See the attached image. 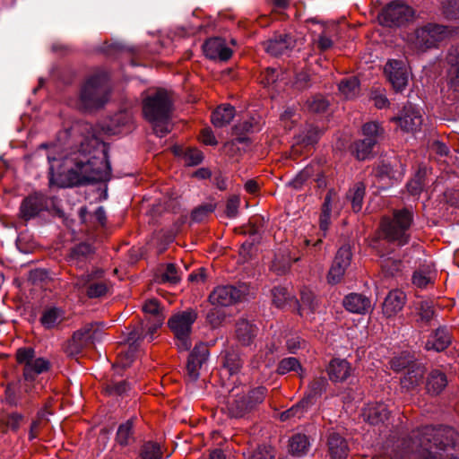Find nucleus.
<instances>
[{"label": "nucleus", "instance_id": "29", "mask_svg": "<svg viewBox=\"0 0 459 459\" xmlns=\"http://www.w3.org/2000/svg\"><path fill=\"white\" fill-rule=\"evenodd\" d=\"M328 449L333 459H342L348 455V445L345 439L335 432L329 435Z\"/></svg>", "mask_w": 459, "mask_h": 459}, {"label": "nucleus", "instance_id": "38", "mask_svg": "<svg viewBox=\"0 0 459 459\" xmlns=\"http://www.w3.org/2000/svg\"><path fill=\"white\" fill-rule=\"evenodd\" d=\"M273 303L279 308H284L294 299L293 294L285 287H274L272 290Z\"/></svg>", "mask_w": 459, "mask_h": 459}, {"label": "nucleus", "instance_id": "33", "mask_svg": "<svg viewBox=\"0 0 459 459\" xmlns=\"http://www.w3.org/2000/svg\"><path fill=\"white\" fill-rule=\"evenodd\" d=\"M317 299L309 290L301 292V303L299 307V313L301 316L309 317L317 308Z\"/></svg>", "mask_w": 459, "mask_h": 459}, {"label": "nucleus", "instance_id": "32", "mask_svg": "<svg viewBox=\"0 0 459 459\" xmlns=\"http://www.w3.org/2000/svg\"><path fill=\"white\" fill-rule=\"evenodd\" d=\"M235 117V109L230 105L219 107L212 116V122L216 127H223L229 125Z\"/></svg>", "mask_w": 459, "mask_h": 459}, {"label": "nucleus", "instance_id": "8", "mask_svg": "<svg viewBox=\"0 0 459 459\" xmlns=\"http://www.w3.org/2000/svg\"><path fill=\"white\" fill-rule=\"evenodd\" d=\"M414 17L413 9L399 2H393L378 14L379 23L386 27H400Z\"/></svg>", "mask_w": 459, "mask_h": 459}, {"label": "nucleus", "instance_id": "51", "mask_svg": "<svg viewBox=\"0 0 459 459\" xmlns=\"http://www.w3.org/2000/svg\"><path fill=\"white\" fill-rule=\"evenodd\" d=\"M216 208L213 203H208L195 208L192 212V219L195 221H204L209 214H211Z\"/></svg>", "mask_w": 459, "mask_h": 459}, {"label": "nucleus", "instance_id": "48", "mask_svg": "<svg viewBox=\"0 0 459 459\" xmlns=\"http://www.w3.org/2000/svg\"><path fill=\"white\" fill-rule=\"evenodd\" d=\"M226 316L224 311L215 307L207 313L206 321L212 328H218L225 322Z\"/></svg>", "mask_w": 459, "mask_h": 459}, {"label": "nucleus", "instance_id": "28", "mask_svg": "<svg viewBox=\"0 0 459 459\" xmlns=\"http://www.w3.org/2000/svg\"><path fill=\"white\" fill-rule=\"evenodd\" d=\"M425 368L420 363H413L401 379L403 388L412 390L422 383Z\"/></svg>", "mask_w": 459, "mask_h": 459}, {"label": "nucleus", "instance_id": "16", "mask_svg": "<svg viewBox=\"0 0 459 459\" xmlns=\"http://www.w3.org/2000/svg\"><path fill=\"white\" fill-rule=\"evenodd\" d=\"M209 351L207 346H194L188 356L186 374L189 381L195 382L200 376V369L207 361Z\"/></svg>", "mask_w": 459, "mask_h": 459}, {"label": "nucleus", "instance_id": "19", "mask_svg": "<svg viewBox=\"0 0 459 459\" xmlns=\"http://www.w3.org/2000/svg\"><path fill=\"white\" fill-rule=\"evenodd\" d=\"M74 341L76 342H83L86 344H96L106 341L105 333L95 324H88L83 328L74 333Z\"/></svg>", "mask_w": 459, "mask_h": 459}, {"label": "nucleus", "instance_id": "2", "mask_svg": "<svg viewBox=\"0 0 459 459\" xmlns=\"http://www.w3.org/2000/svg\"><path fill=\"white\" fill-rule=\"evenodd\" d=\"M409 450L417 459H459V434L449 427L414 431Z\"/></svg>", "mask_w": 459, "mask_h": 459}, {"label": "nucleus", "instance_id": "3", "mask_svg": "<svg viewBox=\"0 0 459 459\" xmlns=\"http://www.w3.org/2000/svg\"><path fill=\"white\" fill-rule=\"evenodd\" d=\"M143 112L153 126L155 134L163 137L170 131L169 118L171 112V100L165 90H158L143 100Z\"/></svg>", "mask_w": 459, "mask_h": 459}, {"label": "nucleus", "instance_id": "41", "mask_svg": "<svg viewBox=\"0 0 459 459\" xmlns=\"http://www.w3.org/2000/svg\"><path fill=\"white\" fill-rule=\"evenodd\" d=\"M335 193L333 190H330L325 198V202L322 208V213L320 216V230L324 232V236L329 228L330 225V218H331V202L333 196Z\"/></svg>", "mask_w": 459, "mask_h": 459}, {"label": "nucleus", "instance_id": "30", "mask_svg": "<svg viewBox=\"0 0 459 459\" xmlns=\"http://www.w3.org/2000/svg\"><path fill=\"white\" fill-rule=\"evenodd\" d=\"M257 328L247 320H240L236 325V340L242 344H248L255 342L257 334Z\"/></svg>", "mask_w": 459, "mask_h": 459}, {"label": "nucleus", "instance_id": "42", "mask_svg": "<svg viewBox=\"0 0 459 459\" xmlns=\"http://www.w3.org/2000/svg\"><path fill=\"white\" fill-rule=\"evenodd\" d=\"M376 139L363 138L355 143L354 152L358 160H366L372 152V149L376 144Z\"/></svg>", "mask_w": 459, "mask_h": 459}, {"label": "nucleus", "instance_id": "21", "mask_svg": "<svg viewBox=\"0 0 459 459\" xmlns=\"http://www.w3.org/2000/svg\"><path fill=\"white\" fill-rule=\"evenodd\" d=\"M446 60L449 65L447 72L449 88L459 93V46L450 49Z\"/></svg>", "mask_w": 459, "mask_h": 459}, {"label": "nucleus", "instance_id": "37", "mask_svg": "<svg viewBox=\"0 0 459 459\" xmlns=\"http://www.w3.org/2000/svg\"><path fill=\"white\" fill-rule=\"evenodd\" d=\"M319 138V131L311 125H307L295 137V144L313 145Z\"/></svg>", "mask_w": 459, "mask_h": 459}, {"label": "nucleus", "instance_id": "43", "mask_svg": "<svg viewBox=\"0 0 459 459\" xmlns=\"http://www.w3.org/2000/svg\"><path fill=\"white\" fill-rule=\"evenodd\" d=\"M290 371H296L299 377L304 376V370L296 358L290 357L281 360L278 366L279 374L284 375Z\"/></svg>", "mask_w": 459, "mask_h": 459}, {"label": "nucleus", "instance_id": "18", "mask_svg": "<svg viewBox=\"0 0 459 459\" xmlns=\"http://www.w3.org/2000/svg\"><path fill=\"white\" fill-rule=\"evenodd\" d=\"M204 55L210 59L226 61L230 58L232 51L220 38L208 39L203 46Z\"/></svg>", "mask_w": 459, "mask_h": 459}, {"label": "nucleus", "instance_id": "58", "mask_svg": "<svg viewBox=\"0 0 459 459\" xmlns=\"http://www.w3.org/2000/svg\"><path fill=\"white\" fill-rule=\"evenodd\" d=\"M362 132L364 138H373L376 139L377 142L381 134V128L378 123L369 122L363 126Z\"/></svg>", "mask_w": 459, "mask_h": 459}, {"label": "nucleus", "instance_id": "40", "mask_svg": "<svg viewBox=\"0 0 459 459\" xmlns=\"http://www.w3.org/2000/svg\"><path fill=\"white\" fill-rule=\"evenodd\" d=\"M359 82L356 77L342 80L339 84L341 94L347 100L352 99L359 93Z\"/></svg>", "mask_w": 459, "mask_h": 459}, {"label": "nucleus", "instance_id": "46", "mask_svg": "<svg viewBox=\"0 0 459 459\" xmlns=\"http://www.w3.org/2000/svg\"><path fill=\"white\" fill-rule=\"evenodd\" d=\"M420 319L422 322L428 323L434 316L433 302L427 299L420 300L416 304Z\"/></svg>", "mask_w": 459, "mask_h": 459}, {"label": "nucleus", "instance_id": "15", "mask_svg": "<svg viewBox=\"0 0 459 459\" xmlns=\"http://www.w3.org/2000/svg\"><path fill=\"white\" fill-rule=\"evenodd\" d=\"M401 129L407 133H416L422 125V116L420 110L411 104L404 106L402 114L394 117Z\"/></svg>", "mask_w": 459, "mask_h": 459}, {"label": "nucleus", "instance_id": "26", "mask_svg": "<svg viewBox=\"0 0 459 459\" xmlns=\"http://www.w3.org/2000/svg\"><path fill=\"white\" fill-rule=\"evenodd\" d=\"M351 372V364L346 359H333L328 367V375L332 381L342 382Z\"/></svg>", "mask_w": 459, "mask_h": 459}, {"label": "nucleus", "instance_id": "10", "mask_svg": "<svg viewBox=\"0 0 459 459\" xmlns=\"http://www.w3.org/2000/svg\"><path fill=\"white\" fill-rule=\"evenodd\" d=\"M325 380L319 379L314 381L310 385L307 393L304 396V398L299 401L298 403L293 405L290 409L283 411L281 414V420H286L292 417L299 418L308 407L313 405L316 399L322 394L325 390Z\"/></svg>", "mask_w": 459, "mask_h": 459}, {"label": "nucleus", "instance_id": "36", "mask_svg": "<svg viewBox=\"0 0 459 459\" xmlns=\"http://www.w3.org/2000/svg\"><path fill=\"white\" fill-rule=\"evenodd\" d=\"M309 445L306 435L297 434L290 441V452L292 455L303 456L308 452Z\"/></svg>", "mask_w": 459, "mask_h": 459}, {"label": "nucleus", "instance_id": "22", "mask_svg": "<svg viewBox=\"0 0 459 459\" xmlns=\"http://www.w3.org/2000/svg\"><path fill=\"white\" fill-rule=\"evenodd\" d=\"M294 46L295 41L290 35H279L268 40L264 48L273 56H281L286 54Z\"/></svg>", "mask_w": 459, "mask_h": 459}, {"label": "nucleus", "instance_id": "9", "mask_svg": "<svg viewBox=\"0 0 459 459\" xmlns=\"http://www.w3.org/2000/svg\"><path fill=\"white\" fill-rule=\"evenodd\" d=\"M17 361L23 364L22 376L27 379L31 377L38 378V376L47 372L50 368V362L44 358H36L34 350L31 347H22L16 352Z\"/></svg>", "mask_w": 459, "mask_h": 459}, {"label": "nucleus", "instance_id": "59", "mask_svg": "<svg viewBox=\"0 0 459 459\" xmlns=\"http://www.w3.org/2000/svg\"><path fill=\"white\" fill-rule=\"evenodd\" d=\"M240 198L238 195H232L227 201L226 215L229 218H236L238 214Z\"/></svg>", "mask_w": 459, "mask_h": 459}, {"label": "nucleus", "instance_id": "61", "mask_svg": "<svg viewBox=\"0 0 459 459\" xmlns=\"http://www.w3.org/2000/svg\"><path fill=\"white\" fill-rule=\"evenodd\" d=\"M307 108L313 112H323L328 106V102L321 96H316L308 100Z\"/></svg>", "mask_w": 459, "mask_h": 459}, {"label": "nucleus", "instance_id": "34", "mask_svg": "<svg viewBox=\"0 0 459 459\" xmlns=\"http://www.w3.org/2000/svg\"><path fill=\"white\" fill-rule=\"evenodd\" d=\"M435 274V271L430 265L423 266L414 272L412 275V283L418 288H425L433 281Z\"/></svg>", "mask_w": 459, "mask_h": 459}, {"label": "nucleus", "instance_id": "14", "mask_svg": "<svg viewBox=\"0 0 459 459\" xmlns=\"http://www.w3.org/2000/svg\"><path fill=\"white\" fill-rule=\"evenodd\" d=\"M351 258L352 253L349 245H344L339 248L328 273L329 283L335 284L342 279L346 270L351 265Z\"/></svg>", "mask_w": 459, "mask_h": 459}, {"label": "nucleus", "instance_id": "63", "mask_svg": "<svg viewBox=\"0 0 459 459\" xmlns=\"http://www.w3.org/2000/svg\"><path fill=\"white\" fill-rule=\"evenodd\" d=\"M275 453L271 446L264 445L257 447L252 459H274Z\"/></svg>", "mask_w": 459, "mask_h": 459}, {"label": "nucleus", "instance_id": "25", "mask_svg": "<svg viewBox=\"0 0 459 459\" xmlns=\"http://www.w3.org/2000/svg\"><path fill=\"white\" fill-rule=\"evenodd\" d=\"M342 303L348 311L356 314H365L371 307L370 300L367 297L357 293L346 296Z\"/></svg>", "mask_w": 459, "mask_h": 459}, {"label": "nucleus", "instance_id": "5", "mask_svg": "<svg viewBox=\"0 0 459 459\" xmlns=\"http://www.w3.org/2000/svg\"><path fill=\"white\" fill-rule=\"evenodd\" d=\"M108 76L104 73L90 77L81 91L82 105L89 110L101 108L108 100Z\"/></svg>", "mask_w": 459, "mask_h": 459}, {"label": "nucleus", "instance_id": "13", "mask_svg": "<svg viewBox=\"0 0 459 459\" xmlns=\"http://www.w3.org/2000/svg\"><path fill=\"white\" fill-rule=\"evenodd\" d=\"M196 318V312L194 309H187L173 315L169 319L168 325L178 340L186 341Z\"/></svg>", "mask_w": 459, "mask_h": 459}, {"label": "nucleus", "instance_id": "39", "mask_svg": "<svg viewBox=\"0 0 459 459\" xmlns=\"http://www.w3.org/2000/svg\"><path fill=\"white\" fill-rule=\"evenodd\" d=\"M116 441L122 446L130 445L134 441L133 420H128L119 425Z\"/></svg>", "mask_w": 459, "mask_h": 459}, {"label": "nucleus", "instance_id": "7", "mask_svg": "<svg viewBox=\"0 0 459 459\" xmlns=\"http://www.w3.org/2000/svg\"><path fill=\"white\" fill-rule=\"evenodd\" d=\"M448 30L445 26L429 23L419 28L409 38V43L412 49L424 52L437 47V43L445 39Z\"/></svg>", "mask_w": 459, "mask_h": 459}, {"label": "nucleus", "instance_id": "56", "mask_svg": "<svg viewBox=\"0 0 459 459\" xmlns=\"http://www.w3.org/2000/svg\"><path fill=\"white\" fill-rule=\"evenodd\" d=\"M299 119V115L293 108H287L281 116V120L286 129L290 130L292 125Z\"/></svg>", "mask_w": 459, "mask_h": 459}, {"label": "nucleus", "instance_id": "6", "mask_svg": "<svg viewBox=\"0 0 459 459\" xmlns=\"http://www.w3.org/2000/svg\"><path fill=\"white\" fill-rule=\"evenodd\" d=\"M412 215L407 209L395 211L393 220L385 218L381 228L385 238L391 242L403 246L408 242V230L411 224Z\"/></svg>", "mask_w": 459, "mask_h": 459}, {"label": "nucleus", "instance_id": "1", "mask_svg": "<svg viewBox=\"0 0 459 459\" xmlns=\"http://www.w3.org/2000/svg\"><path fill=\"white\" fill-rule=\"evenodd\" d=\"M48 161L49 183L59 187L106 181L111 174L106 147L96 137L82 142L81 150L66 157L62 164L50 156Z\"/></svg>", "mask_w": 459, "mask_h": 459}, {"label": "nucleus", "instance_id": "47", "mask_svg": "<svg viewBox=\"0 0 459 459\" xmlns=\"http://www.w3.org/2000/svg\"><path fill=\"white\" fill-rule=\"evenodd\" d=\"M160 446L157 443L147 442L142 446L138 459H160Z\"/></svg>", "mask_w": 459, "mask_h": 459}, {"label": "nucleus", "instance_id": "11", "mask_svg": "<svg viewBox=\"0 0 459 459\" xmlns=\"http://www.w3.org/2000/svg\"><path fill=\"white\" fill-rule=\"evenodd\" d=\"M244 285L235 287L232 285L218 286L209 296V301L214 307H229L240 301L247 294Z\"/></svg>", "mask_w": 459, "mask_h": 459}, {"label": "nucleus", "instance_id": "64", "mask_svg": "<svg viewBox=\"0 0 459 459\" xmlns=\"http://www.w3.org/2000/svg\"><path fill=\"white\" fill-rule=\"evenodd\" d=\"M108 287L104 282H94L91 284L87 290L89 298H100L106 294Z\"/></svg>", "mask_w": 459, "mask_h": 459}, {"label": "nucleus", "instance_id": "62", "mask_svg": "<svg viewBox=\"0 0 459 459\" xmlns=\"http://www.w3.org/2000/svg\"><path fill=\"white\" fill-rule=\"evenodd\" d=\"M275 342L285 344H299L300 338L296 333H293L290 331L284 330L281 332L279 335L276 337Z\"/></svg>", "mask_w": 459, "mask_h": 459}, {"label": "nucleus", "instance_id": "31", "mask_svg": "<svg viewBox=\"0 0 459 459\" xmlns=\"http://www.w3.org/2000/svg\"><path fill=\"white\" fill-rule=\"evenodd\" d=\"M447 385L446 375L436 369L429 373L427 378L426 388L429 393L437 394L443 391Z\"/></svg>", "mask_w": 459, "mask_h": 459}, {"label": "nucleus", "instance_id": "12", "mask_svg": "<svg viewBox=\"0 0 459 459\" xmlns=\"http://www.w3.org/2000/svg\"><path fill=\"white\" fill-rule=\"evenodd\" d=\"M384 73L395 91H403L409 81V67L403 60L391 59L385 67Z\"/></svg>", "mask_w": 459, "mask_h": 459}, {"label": "nucleus", "instance_id": "60", "mask_svg": "<svg viewBox=\"0 0 459 459\" xmlns=\"http://www.w3.org/2000/svg\"><path fill=\"white\" fill-rule=\"evenodd\" d=\"M312 168L307 167L302 171H300L291 181H290L289 185L298 189L306 180H307L312 176Z\"/></svg>", "mask_w": 459, "mask_h": 459}, {"label": "nucleus", "instance_id": "52", "mask_svg": "<svg viewBox=\"0 0 459 459\" xmlns=\"http://www.w3.org/2000/svg\"><path fill=\"white\" fill-rule=\"evenodd\" d=\"M443 13L448 19H459V0H444Z\"/></svg>", "mask_w": 459, "mask_h": 459}, {"label": "nucleus", "instance_id": "55", "mask_svg": "<svg viewBox=\"0 0 459 459\" xmlns=\"http://www.w3.org/2000/svg\"><path fill=\"white\" fill-rule=\"evenodd\" d=\"M161 281L163 282H169L172 284H177L179 282L180 276L173 264H168L166 265V270L161 275Z\"/></svg>", "mask_w": 459, "mask_h": 459}, {"label": "nucleus", "instance_id": "54", "mask_svg": "<svg viewBox=\"0 0 459 459\" xmlns=\"http://www.w3.org/2000/svg\"><path fill=\"white\" fill-rule=\"evenodd\" d=\"M223 366L228 368L230 374H233L240 368L241 361L237 354L226 353L223 357Z\"/></svg>", "mask_w": 459, "mask_h": 459}, {"label": "nucleus", "instance_id": "23", "mask_svg": "<svg viewBox=\"0 0 459 459\" xmlns=\"http://www.w3.org/2000/svg\"><path fill=\"white\" fill-rule=\"evenodd\" d=\"M47 207L44 195L36 194L24 199L21 205V214L29 220Z\"/></svg>", "mask_w": 459, "mask_h": 459}, {"label": "nucleus", "instance_id": "24", "mask_svg": "<svg viewBox=\"0 0 459 459\" xmlns=\"http://www.w3.org/2000/svg\"><path fill=\"white\" fill-rule=\"evenodd\" d=\"M132 128L133 117L127 111L116 114L110 118L109 124L107 126L108 133L112 134L129 132Z\"/></svg>", "mask_w": 459, "mask_h": 459}, {"label": "nucleus", "instance_id": "44", "mask_svg": "<svg viewBox=\"0 0 459 459\" xmlns=\"http://www.w3.org/2000/svg\"><path fill=\"white\" fill-rule=\"evenodd\" d=\"M41 387L42 386L38 381V378L34 377H31V379H27L26 377L22 376V379L20 382V392L30 396L39 394Z\"/></svg>", "mask_w": 459, "mask_h": 459}, {"label": "nucleus", "instance_id": "27", "mask_svg": "<svg viewBox=\"0 0 459 459\" xmlns=\"http://www.w3.org/2000/svg\"><path fill=\"white\" fill-rule=\"evenodd\" d=\"M388 409L385 403H369L363 411V416L370 424L376 425L384 422L388 418Z\"/></svg>", "mask_w": 459, "mask_h": 459}, {"label": "nucleus", "instance_id": "45", "mask_svg": "<svg viewBox=\"0 0 459 459\" xmlns=\"http://www.w3.org/2000/svg\"><path fill=\"white\" fill-rule=\"evenodd\" d=\"M92 252L93 249L91 245L86 243L79 244L72 251L71 261L77 266H80V262L87 258Z\"/></svg>", "mask_w": 459, "mask_h": 459}, {"label": "nucleus", "instance_id": "49", "mask_svg": "<svg viewBox=\"0 0 459 459\" xmlns=\"http://www.w3.org/2000/svg\"><path fill=\"white\" fill-rule=\"evenodd\" d=\"M365 186L361 183L355 185L351 196V204L354 212H359L362 208Z\"/></svg>", "mask_w": 459, "mask_h": 459}, {"label": "nucleus", "instance_id": "35", "mask_svg": "<svg viewBox=\"0 0 459 459\" xmlns=\"http://www.w3.org/2000/svg\"><path fill=\"white\" fill-rule=\"evenodd\" d=\"M65 318L63 310L57 307L46 309L40 318V322L46 328H53L58 325Z\"/></svg>", "mask_w": 459, "mask_h": 459}, {"label": "nucleus", "instance_id": "57", "mask_svg": "<svg viewBox=\"0 0 459 459\" xmlns=\"http://www.w3.org/2000/svg\"><path fill=\"white\" fill-rule=\"evenodd\" d=\"M184 161L188 166H196L202 162L203 153L195 149H189L184 153Z\"/></svg>", "mask_w": 459, "mask_h": 459}, {"label": "nucleus", "instance_id": "4", "mask_svg": "<svg viewBox=\"0 0 459 459\" xmlns=\"http://www.w3.org/2000/svg\"><path fill=\"white\" fill-rule=\"evenodd\" d=\"M266 389L259 386L247 394H240L238 388L231 391L227 398L226 410L230 417L241 418L263 403Z\"/></svg>", "mask_w": 459, "mask_h": 459}, {"label": "nucleus", "instance_id": "50", "mask_svg": "<svg viewBox=\"0 0 459 459\" xmlns=\"http://www.w3.org/2000/svg\"><path fill=\"white\" fill-rule=\"evenodd\" d=\"M426 174L425 170H419L418 173L415 175L414 178H412L408 184L407 188L411 195H419L423 186V178Z\"/></svg>", "mask_w": 459, "mask_h": 459}, {"label": "nucleus", "instance_id": "53", "mask_svg": "<svg viewBox=\"0 0 459 459\" xmlns=\"http://www.w3.org/2000/svg\"><path fill=\"white\" fill-rule=\"evenodd\" d=\"M414 362L408 353H402L401 356L394 357L391 360V368L395 371H400L405 368H411Z\"/></svg>", "mask_w": 459, "mask_h": 459}, {"label": "nucleus", "instance_id": "17", "mask_svg": "<svg viewBox=\"0 0 459 459\" xmlns=\"http://www.w3.org/2000/svg\"><path fill=\"white\" fill-rule=\"evenodd\" d=\"M143 309L147 314H152V315L156 316V321H157L156 326L152 329L151 333H146L144 335H143L142 333H139L136 331L131 332L129 333V337H128V340H127L128 342H133L134 343V342H152L153 340V335H152L153 332L155 331V329L158 326L162 325L163 316H161L159 314V312H160V304H159L157 299H152L147 300L144 303V305L143 306Z\"/></svg>", "mask_w": 459, "mask_h": 459}, {"label": "nucleus", "instance_id": "20", "mask_svg": "<svg viewBox=\"0 0 459 459\" xmlns=\"http://www.w3.org/2000/svg\"><path fill=\"white\" fill-rule=\"evenodd\" d=\"M406 303V295L400 290H393L385 297L383 303V313L392 317L399 313Z\"/></svg>", "mask_w": 459, "mask_h": 459}]
</instances>
